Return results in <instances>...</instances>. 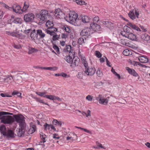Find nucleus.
Masks as SVG:
<instances>
[{"label": "nucleus", "mask_w": 150, "mask_h": 150, "mask_svg": "<svg viewBox=\"0 0 150 150\" xmlns=\"http://www.w3.org/2000/svg\"><path fill=\"white\" fill-rule=\"evenodd\" d=\"M91 20V18L89 17L84 16L82 18V21L84 23H88Z\"/></svg>", "instance_id": "b1692460"}, {"label": "nucleus", "mask_w": 150, "mask_h": 150, "mask_svg": "<svg viewBox=\"0 0 150 150\" xmlns=\"http://www.w3.org/2000/svg\"><path fill=\"white\" fill-rule=\"evenodd\" d=\"M81 129L83 130L84 132H85L87 133H89V134H92L91 132V131H90V130H89L87 129H85L84 128H81Z\"/></svg>", "instance_id": "0e129e2a"}, {"label": "nucleus", "mask_w": 150, "mask_h": 150, "mask_svg": "<svg viewBox=\"0 0 150 150\" xmlns=\"http://www.w3.org/2000/svg\"><path fill=\"white\" fill-rule=\"evenodd\" d=\"M128 15L129 17L132 20H134L136 18L134 14V12L133 10H131L130 11Z\"/></svg>", "instance_id": "c756f323"}, {"label": "nucleus", "mask_w": 150, "mask_h": 150, "mask_svg": "<svg viewBox=\"0 0 150 150\" xmlns=\"http://www.w3.org/2000/svg\"><path fill=\"white\" fill-rule=\"evenodd\" d=\"M52 35V40L54 41L57 40L59 37V35H56L55 34Z\"/></svg>", "instance_id": "864d4df0"}, {"label": "nucleus", "mask_w": 150, "mask_h": 150, "mask_svg": "<svg viewBox=\"0 0 150 150\" xmlns=\"http://www.w3.org/2000/svg\"><path fill=\"white\" fill-rule=\"evenodd\" d=\"M91 29L93 32L94 31H96L99 30L100 28V25L96 23H92L90 25Z\"/></svg>", "instance_id": "dca6fc26"}, {"label": "nucleus", "mask_w": 150, "mask_h": 150, "mask_svg": "<svg viewBox=\"0 0 150 150\" xmlns=\"http://www.w3.org/2000/svg\"><path fill=\"white\" fill-rule=\"evenodd\" d=\"M53 48L54 50L55 51H56L57 54H59V50L57 46L55 44H53Z\"/></svg>", "instance_id": "37998d69"}, {"label": "nucleus", "mask_w": 150, "mask_h": 150, "mask_svg": "<svg viewBox=\"0 0 150 150\" xmlns=\"http://www.w3.org/2000/svg\"><path fill=\"white\" fill-rule=\"evenodd\" d=\"M127 25L129 26L130 28L133 29L135 25L131 23V22H128L126 24Z\"/></svg>", "instance_id": "603ef678"}, {"label": "nucleus", "mask_w": 150, "mask_h": 150, "mask_svg": "<svg viewBox=\"0 0 150 150\" xmlns=\"http://www.w3.org/2000/svg\"><path fill=\"white\" fill-rule=\"evenodd\" d=\"M137 54L138 55V59L141 62L146 63L148 62V59L146 56L142 55L139 53H137Z\"/></svg>", "instance_id": "9b49d317"}, {"label": "nucleus", "mask_w": 150, "mask_h": 150, "mask_svg": "<svg viewBox=\"0 0 150 150\" xmlns=\"http://www.w3.org/2000/svg\"><path fill=\"white\" fill-rule=\"evenodd\" d=\"M49 29V30L46 29L45 30L47 34H49L51 35H54L55 34V32L57 30L56 28H53V27Z\"/></svg>", "instance_id": "6ab92c4d"}, {"label": "nucleus", "mask_w": 150, "mask_h": 150, "mask_svg": "<svg viewBox=\"0 0 150 150\" xmlns=\"http://www.w3.org/2000/svg\"><path fill=\"white\" fill-rule=\"evenodd\" d=\"M12 114L4 111L0 112V120L1 122L5 124H11L14 121V118L11 116L7 115Z\"/></svg>", "instance_id": "f03ea898"}, {"label": "nucleus", "mask_w": 150, "mask_h": 150, "mask_svg": "<svg viewBox=\"0 0 150 150\" xmlns=\"http://www.w3.org/2000/svg\"><path fill=\"white\" fill-rule=\"evenodd\" d=\"M37 51V50L32 47L29 48L28 49V53L29 54H32Z\"/></svg>", "instance_id": "ea45409f"}, {"label": "nucleus", "mask_w": 150, "mask_h": 150, "mask_svg": "<svg viewBox=\"0 0 150 150\" xmlns=\"http://www.w3.org/2000/svg\"><path fill=\"white\" fill-rule=\"evenodd\" d=\"M23 127H22L21 128H21L18 129L16 130V133L17 134V135L19 137H21L22 135L24 134V131L23 129Z\"/></svg>", "instance_id": "a878e982"}, {"label": "nucleus", "mask_w": 150, "mask_h": 150, "mask_svg": "<svg viewBox=\"0 0 150 150\" xmlns=\"http://www.w3.org/2000/svg\"><path fill=\"white\" fill-rule=\"evenodd\" d=\"M143 38L145 40H147L149 38V36L147 34H145L142 35Z\"/></svg>", "instance_id": "3c124183"}, {"label": "nucleus", "mask_w": 150, "mask_h": 150, "mask_svg": "<svg viewBox=\"0 0 150 150\" xmlns=\"http://www.w3.org/2000/svg\"><path fill=\"white\" fill-rule=\"evenodd\" d=\"M36 17L40 19V21H45L49 16L48 11L46 10H42L40 13H37L35 15Z\"/></svg>", "instance_id": "7ed1b4c3"}, {"label": "nucleus", "mask_w": 150, "mask_h": 150, "mask_svg": "<svg viewBox=\"0 0 150 150\" xmlns=\"http://www.w3.org/2000/svg\"><path fill=\"white\" fill-rule=\"evenodd\" d=\"M81 129L83 130L84 132H85L87 133H89V134H92L91 132V131H90V130H89L87 129H85L84 128H81Z\"/></svg>", "instance_id": "e2e57ef3"}, {"label": "nucleus", "mask_w": 150, "mask_h": 150, "mask_svg": "<svg viewBox=\"0 0 150 150\" xmlns=\"http://www.w3.org/2000/svg\"><path fill=\"white\" fill-rule=\"evenodd\" d=\"M35 30L34 29L31 32L30 37L36 43H38L39 41V38L38 37V34L35 33Z\"/></svg>", "instance_id": "1a4fd4ad"}, {"label": "nucleus", "mask_w": 150, "mask_h": 150, "mask_svg": "<svg viewBox=\"0 0 150 150\" xmlns=\"http://www.w3.org/2000/svg\"><path fill=\"white\" fill-rule=\"evenodd\" d=\"M74 1H75L78 4L80 5H82L85 4V2L84 1L82 0H73Z\"/></svg>", "instance_id": "79ce46f5"}, {"label": "nucleus", "mask_w": 150, "mask_h": 150, "mask_svg": "<svg viewBox=\"0 0 150 150\" xmlns=\"http://www.w3.org/2000/svg\"><path fill=\"white\" fill-rule=\"evenodd\" d=\"M83 74L81 72H78V74L77 75V77L79 79H81L83 77Z\"/></svg>", "instance_id": "bf43d9fd"}, {"label": "nucleus", "mask_w": 150, "mask_h": 150, "mask_svg": "<svg viewBox=\"0 0 150 150\" xmlns=\"http://www.w3.org/2000/svg\"><path fill=\"white\" fill-rule=\"evenodd\" d=\"M40 138L42 140V141H41V143H42L44 144V143L46 141V135L42 133L40 134Z\"/></svg>", "instance_id": "72a5a7b5"}, {"label": "nucleus", "mask_w": 150, "mask_h": 150, "mask_svg": "<svg viewBox=\"0 0 150 150\" xmlns=\"http://www.w3.org/2000/svg\"><path fill=\"white\" fill-rule=\"evenodd\" d=\"M47 70H49L52 71H55L57 70V68L55 67H47Z\"/></svg>", "instance_id": "8fccbe9b"}, {"label": "nucleus", "mask_w": 150, "mask_h": 150, "mask_svg": "<svg viewBox=\"0 0 150 150\" xmlns=\"http://www.w3.org/2000/svg\"><path fill=\"white\" fill-rule=\"evenodd\" d=\"M81 114L83 115H86V117H91V112L89 110H88L87 111V113L84 112H81Z\"/></svg>", "instance_id": "4c0bfd02"}, {"label": "nucleus", "mask_w": 150, "mask_h": 150, "mask_svg": "<svg viewBox=\"0 0 150 150\" xmlns=\"http://www.w3.org/2000/svg\"><path fill=\"white\" fill-rule=\"evenodd\" d=\"M0 132L4 136L6 134V130L5 125H2L0 126Z\"/></svg>", "instance_id": "412c9836"}, {"label": "nucleus", "mask_w": 150, "mask_h": 150, "mask_svg": "<svg viewBox=\"0 0 150 150\" xmlns=\"http://www.w3.org/2000/svg\"><path fill=\"white\" fill-rule=\"evenodd\" d=\"M64 12L63 13L62 11L59 8L56 9L55 11L54 14L56 18L57 19H61L64 17V16H66L67 14V10L65 9Z\"/></svg>", "instance_id": "39448f33"}, {"label": "nucleus", "mask_w": 150, "mask_h": 150, "mask_svg": "<svg viewBox=\"0 0 150 150\" xmlns=\"http://www.w3.org/2000/svg\"><path fill=\"white\" fill-rule=\"evenodd\" d=\"M0 5L9 10H11V7H9L7 5L2 2H0Z\"/></svg>", "instance_id": "c03bdc74"}, {"label": "nucleus", "mask_w": 150, "mask_h": 150, "mask_svg": "<svg viewBox=\"0 0 150 150\" xmlns=\"http://www.w3.org/2000/svg\"><path fill=\"white\" fill-rule=\"evenodd\" d=\"M102 23L106 27L110 28L112 26V23L108 21H100V24H101Z\"/></svg>", "instance_id": "aec40b11"}, {"label": "nucleus", "mask_w": 150, "mask_h": 150, "mask_svg": "<svg viewBox=\"0 0 150 150\" xmlns=\"http://www.w3.org/2000/svg\"><path fill=\"white\" fill-rule=\"evenodd\" d=\"M65 51L68 52L69 54H70V53H74L73 50L71 49V46L70 45H68L66 46Z\"/></svg>", "instance_id": "473e14b6"}, {"label": "nucleus", "mask_w": 150, "mask_h": 150, "mask_svg": "<svg viewBox=\"0 0 150 150\" xmlns=\"http://www.w3.org/2000/svg\"><path fill=\"white\" fill-rule=\"evenodd\" d=\"M13 36L21 39H24L25 37L24 35L19 32H13Z\"/></svg>", "instance_id": "f3484780"}, {"label": "nucleus", "mask_w": 150, "mask_h": 150, "mask_svg": "<svg viewBox=\"0 0 150 150\" xmlns=\"http://www.w3.org/2000/svg\"><path fill=\"white\" fill-rule=\"evenodd\" d=\"M12 94L14 96H16L19 97H21V93L18 91H14L12 92Z\"/></svg>", "instance_id": "49530a36"}, {"label": "nucleus", "mask_w": 150, "mask_h": 150, "mask_svg": "<svg viewBox=\"0 0 150 150\" xmlns=\"http://www.w3.org/2000/svg\"><path fill=\"white\" fill-rule=\"evenodd\" d=\"M93 32L92 31L91 28H87L83 30L81 33V35L87 38H88L90 36V35Z\"/></svg>", "instance_id": "6e6552de"}, {"label": "nucleus", "mask_w": 150, "mask_h": 150, "mask_svg": "<svg viewBox=\"0 0 150 150\" xmlns=\"http://www.w3.org/2000/svg\"><path fill=\"white\" fill-rule=\"evenodd\" d=\"M87 39L86 37L82 36L80 38L78 39V43L79 44L81 45L83 43H86Z\"/></svg>", "instance_id": "393cba45"}, {"label": "nucleus", "mask_w": 150, "mask_h": 150, "mask_svg": "<svg viewBox=\"0 0 150 150\" xmlns=\"http://www.w3.org/2000/svg\"><path fill=\"white\" fill-rule=\"evenodd\" d=\"M67 10V14L64 17L65 19L71 24L75 26H79L81 25V21L78 18V15L75 11H70L69 9Z\"/></svg>", "instance_id": "f257e3e1"}, {"label": "nucleus", "mask_w": 150, "mask_h": 150, "mask_svg": "<svg viewBox=\"0 0 150 150\" xmlns=\"http://www.w3.org/2000/svg\"><path fill=\"white\" fill-rule=\"evenodd\" d=\"M75 55L74 53H70L69 55H67L64 57V59L68 63L71 64L73 62V59Z\"/></svg>", "instance_id": "f8f14e48"}, {"label": "nucleus", "mask_w": 150, "mask_h": 150, "mask_svg": "<svg viewBox=\"0 0 150 150\" xmlns=\"http://www.w3.org/2000/svg\"><path fill=\"white\" fill-rule=\"evenodd\" d=\"M95 69L94 68H90L88 67L85 68L84 71L85 73L87 75H92L94 74L95 73Z\"/></svg>", "instance_id": "ddd939ff"}, {"label": "nucleus", "mask_w": 150, "mask_h": 150, "mask_svg": "<svg viewBox=\"0 0 150 150\" xmlns=\"http://www.w3.org/2000/svg\"><path fill=\"white\" fill-rule=\"evenodd\" d=\"M31 31H32V30H31L30 29H28L25 30L24 32L26 34L29 35L31 33Z\"/></svg>", "instance_id": "052dcab7"}, {"label": "nucleus", "mask_w": 150, "mask_h": 150, "mask_svg": "<svg viewBox=\"0 0 150 150\" xmlns=\"http://www.w3.org/2000/svg\"><path fill=\"white\" fill-rule=\"evenodd\" d=\"M13 47L15 48L18 49L21 48V46L19 45H16L15 44L13 45Z\"/></svg>", "instance_id": "774afa93"}, {"label": "nucleus", "mask_w": 150, "mask_h": 150, "mask_svg": "<svg viewBox=\"0 0 150 150\" xmlns=\"http://www.w3.org/2000/svg\"><path fill=\"white\" fill-rule=\"evenodd\" d=\"M124 37L132 40H135L136 39V35L131 32L125 35Z\"/></svg>", "instance_id": "2eb2a0df"}, {"label": "nucleus", "mask_w": 150, "mask_h": 150, "mask_svg": "<svg viewBox=\"0 0 150 150\" xmlns=\"http://www.w3.org/2000/svg\"><path fill=\"white\" fill-rule=\"evenodd\" d=\"M35 93L37 94L40 96L41 97L43 96L44 97V96L45 95L46 93V92H36Z\"/></svg>", "instance_id": "de8ad7c7"}, {"label": "nucleus", "mask_w": 150, "mask_h": 150, "mask_svg": "<svg viewBox=\"0 0 150 150\" xmlns=\"http://www.w3.org/2000/svg\"><path fill=\"white\" fill-rule=\"evenodd\" d=\"M99 18L98 16H95V17L93 19V22L95 23H94L98 22V21H99Z\"/></svg>", "instance_id": "4d7b16f0"}, {"label": "nucleus", "mask_w": 150, "mask_h": 150, "mask_svg": "<svg viewBox=\"0 0 150 150\" xmlns=\"http://www.w3.org/2000/svg\"><path fill=\"white\" fill-rule=\"evenodd\" d=\"M36 130V126L35 125H33L32 126H30V129L29 130V133L30 134H32Z\"/></svg>", "instance_id": "e433bc0d"}, {"label": "nucleus", "mask_w": 150, "mask_h": 150, "mask_svg": "<svg viewBox=\"0 0 150 150\" xmlns=\"http://www.w3.org/2000/svg\"><path fill=\"white\" fill-rule=\"evenodd\" d=\"M53 137L54 139H59L60 138L58 136V134H54L53 135Z\"/></svg>", "instance_id": "69168bd1"}, {"label": "nucleus", "mask_w": 150, "mask_h": 150, "mask_svg": "<svg viewBox=\"0 0 150 150\" xmlns=\"http://www.w3.org/2000/svg\"><path fill=\"white\" fill-rule=\"evenodd\" d=\"M46 25L48 29H50L54 26V24L52 21H48L46 23Z\"/></svg>", "instance_id": "2f4dec72"}, {"label": "nucleus", "mask_w": 150, "mask_h": 150, "mask_svg": "<svg viewBox=\"0 0 150 150\" xmlns=\"http://www.w3.org/2000/svg\"><path fill=\"white\" fill-rule=\"evenodd\" d=\"M63 30H65L67 33H70L71 32V29L70 27L67 25L64 26L62 28Z\"/></svg>", "instance_id": "c9c22d12"}, {"label": "nucleus", "mask_w": 150, "mask_h": 150, "mask_svg": "<svg viewBox=\"0 0 150 150\" xmlns=\"http://www.w3.org/2000/svg\"><path fill=\"white\" fill-rule=\"evenodd\" d=\"M61 76H63V77H65V78H68L69 77V75H67L66 73H62L61 74Z\"/></svg>", "instance_id": "338daca9"}, {"label": "nucleus", "mask_w": 150, "mask_h": 150, "mask_svg": "<svg viewBox=\"0 0 150 150\" xmlns=\"http://www.w3.org/2000/svg\"><path fill=\"white\" fill-rule=\"evenodd\" d=\"M55 96H53V95H45L44 96V97L47 98L51 100H54Z\"/></svg>", "instance_id": "a19ab883"}, {"label": "nucleus", "mask_w": 150, "mask_h": 150, "mask_svg": "<svg viewBox=\"0 0 150 150\" xmlns=\"http://www.w3.org/2000/svg\"><path fill=\"white\" fill-rule=\"evenodd\" d=\"M29 6V4L28 2H25L24 4V6L22 9V12H25L28 9Z\"/></svg>", "instance_id": "cd10ccee"}, {"label": "nucleus", "mask_w": 150, "mask_h": 150, "mask_svg": "<svg viewBox=\"0 0 150 150\" xmlns=\"http://www.w3.org/2000/svg\"><path fill=\"white\" fill-rule=\"evenodd\" d=\"M123 54L125 56H129L132 54V52L128 49H126L124 50Z\"/></svg>", "instance_id": "f704fd0d"}, {"label": "nucleus", "mask_w": 150, "mask_h": 150, "mask_svg": "<svg viewBox=\"0 0 150 150\" xmlns=\"http://www.w3.org/2000/svg\"><path fill=\"white\" fill-rule=\"evenodd\" d=\"M45 145L42 143H39V144H36L34 146V148L36 150H41L42 149L44 148Z\"/></svg>", "instance_id": "4be33fe9"}, {"label": "nucleus", "mask_w": 150, "mask_h": 150, "mask_svg": "<svg viewBox=\"0 0 150 150\" xmlns=\"http://www.w3.org/2000/svg\"><path fill=\"white\" fill-rule=\"evenodd\" d=\"M123 31H122L120 33V34L124 36L125 35L129 33L130 32V28L129 26L128 25H125L124 26L123 28Z\"/></svg>", "instance_id": "4468645a"}, {"label": "nucleus", "mask_w": 150, "mask_h": 150, "mask_svg": "<svg viewBox=\"0 0 150 150\" xmlns=\"http://www.w3.org/2000/svg\"><path fill=\"white\" fill-rule=\"evenodd\" d=\"M82 62L85 67V68L88 67V64L87 62V61L86 60L85 57H83V58L82 59Z\"/></svg>", "instance_id": "a18cd8bd"}, {"label": "nucleus", "mask_w": 150, "mask_h": 150, "mask_svg": "<svg viewBox=\"0 0 150 150\" xmlns=\"http://www.w3.org/2000/svg\"><path fill=\"white\" fill-rule=\"evenodd\" d=\"M133 30H137V31H139L141 32V30L136 25H135L134 26V28L133 29Z\"/></svg>", "instance_id": "680f3d73"}, {"label": "nucleus", "mask_w": 150, "mask_h": 150, "mask_svg": "<svg viewBox=\"0 0 150 150\" xmlns=\"http://www.w3.org/2000/svg\"><path fill=\"white\" fill-rule=\"evenodd\" d=\"M16 121L18 123L21 127H24L25 125L24 117L21 115H16L14 116Z\"/></svg>", "instance_id": "20e7f679"}, {"label": "nucleus", "mask_w": 150, "mask_h": 150, "mask_svg": "<svg viewBox=\"0 0 150 150\" xmlns=\"http://www.w3.org/2000/svg\"><path fill=\"white\" fill-rule=\"evenodd\" d=\"M37 33L38 35H39L41 38H43L45 36V34L40 29H38L36 30Z\"/></svg>", "instance_id": "bb28decb"}, {"label": "nucleus", "mask_w": 150, "mask_h": 150, "mask_svg": "<svg viewBox=\"0 0 150 150\" xmlns=\"http://www.w3.org/2000/svg\"><path fill=\"white\" fill-rule=\"evenodd\" d=\"M11 9L13 10V11L19 14H21L22 13V10L21 9V7L18 4H14L13 6L12 7H11Z\"/></svg>", "instance_id": "9d476101"}, {"label": "nucleus", "mask_w": 150, "mask_h": 150, "mask_svg": "<svg viewBox=\"0 0 150 150\" xmlns=\"http://www.w3.org/2000/svg\"><path fill=\"white\" fill-rule=\"evenodd\" d=\"M109 97L105 98L104 96L102 94H99L96 97V99L98 101L99 103L102 105H106L108 102Z\"/></svg>", "instance_id": "423d86ee"}, {"label": "nucleus", "mask_w": 150, "mask_h": 150, "mask_svg": "<svg viewBox=\"0 0 150 150\" xmlns=\"http://www.w3.org/2000/svg\"><path fill=\"white\" fill-rule=\"evenodd\" d=\"M51 124L49 125L46 123L44 125V127L46 130H49L51 127Z\"/></svg>", "instance_id": "09e8293b"}, {"label": "nucleus", "mask_w": 150, "mask_h": 150, "mask_svg": "<svg viewBox=\"0 0 150 150\" xmlns=\"http://www.w3.org/2000/svg\"><path fill=\"white\" fill-rule=\"evenodd\" d=\"M5 136L10 137H14V133L12 131L9 129L6 132V134Z\"/></svg>", "instance_id": "c85d7f7f"}, {"label": "nucleus", "mask_w": 150, "mask_h": 150, "mask_svg": "<svg viewBox=\"0 0 150 150\" xmlns=\"http://www.w3.org/2000/svg\"><path fill=\"white\" fill-rule=\"evenodd\" d=\"M23 18L26 22H33L34 20L35 16L33 13L30 12L25 14Z\"/></svg>", "instance_id": "0eeeda50"}, {"label": "nucleus", "mask_w": 150, "mask_h": 150, "mask_svg": "<svg viewBox=\"0 0 150 150\" xmlns=\"http://www.w3.org/2000/svg\"><path fill=\"white\" fill-rule=\"evenodd\" d=\"M93 97L90 95H88L86 97V99L88 101H91L93 99Z\"/></svg>", "instance_id": "6e6d98bb"}, {"label": "nucleus", "mask_w": 150, "mask_h": 150, "mask_svg": "<svg viewBox=\"0 0 150 150\" xmlns=\"http://www.w3.org/2000/svg\"><path fill=\"white\" fill-rule=\"evenodd\" d=\"M130 74L135 76H138V74L135 72V71L134 69L132 70Z\"/></svg>", "instance_id": "13d9d810"}, {"label": "nucleus", "mask_w": 150, "mask_h": 150, "mask_svg": "<svg viewBox=\"0 0 150 150\" xmlns=\"http://www.w3.org/2000/svg\"><path fill=\"white\" fill-rule=\"evenodd\" d=\"M79 62V58L77 57H75L74 55V57L73 59V62L71 64H72V66H76L78 65Z\"/></svg>", "instance_id": "5701e85b"}, {"label": "nucleus", "mask_w": 150, "mask_h": 150, "mask_svg": "<svg viewBox=\"0 0 150 150\" xmlns=\"http://www.w3.org/2000/svg\"><path fill=\"white\" fill-rule=\"evenodd\" d=\"M23 22L22 19L21 18H15L13 22V23L16 24H21Z\"/></svg>", "instance_id": "7c9ffc66"}, {"label": "nucleus", "mask_w": 150, "mask_h": 150, "mask_svg": "<svg viewBox=\"0 0 150 150\" xmlns=\"http://www.w3.org/2000/svg\"><path fill=\"white\" fill-rule=\"evenodd\" d=\"M52 124L54 125H58L61 126L62 125V123L61 121H58L57 120H54L52 122Z\"/></svg>", "instance_id": "58836bf2"}, {"label": "nucleus", "mask_w": 150, "mask_h": 150, "mask_svg": "<svg viewBox=\"0 0 150 150\" xmlns=\"http://www.w3.org/2000/svg\"><path fill=\"white\" fill-rule=\"evenodd\" d=\"M5 82L8 83H11L14 80L13 77L11 75H7L5 76Z\"/></svg>", "instance_id": "a211bd4d"}, {"label": "nucleus", "mask_w": 150, "mask_h": 150, "mask_svg": "<svg viewBox=\"0 0 150 150\" xmlns=\"http://www.w3.org/2000/svg\"><path fill=\"white\" fill-rule=\"evenodd\" d=\"M95 53L96 56L98 58H100L101 57V54L98 51H95Z\"/></svg>", "instance_id": "5fc2aeb1"}]
</instances>
